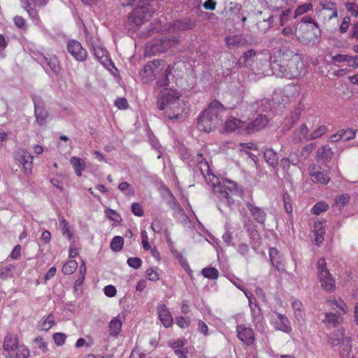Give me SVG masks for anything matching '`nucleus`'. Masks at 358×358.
Masks as SVG:
<instances>
[{"instance_id":"nucleus-39","label":"nucleus","mask_w":358,"mask_h":358,"mask_svg":"<svg viewBox=\"0 0 358 358\" xmlns=\"http://www.w3.org/2000/svg\"><path fill=\"white\" fill-rule=\"evenodd\" d=\"M77 262L76 260H69L64 264L62 271L64 275H71L77 269Z\"/></svg>"},{"instance_id":"nucleus-50","label":"nucleus","mask_w":358,"mask_h":358,"mask_svg":"<svg viewBox=\"0 0 358 358\" xmlns=\"http://www.w3.org/2000/svg\"><path fill=\"white\" fill-rule=\"evenodd\" d=\"M341 139L345 141H350V140L355 138V135H356V131L351 129H341Z\"/></svg>"},{"instance_id":"nucleus-18","label":"nucleus","mask_w":358,"mask_h":358,"mask_svg":"<svg viewBox=\"0 0 358 358\" xmlns=\"http://www.w3.org/2000/svg\"><path fill=\"white\" fill-rule=\"evenodd\" d=\"M173 67L169 64H165L155 80L157 85L159 87H166L170 83V76L172 75Z\"/></svg>"},{"instance_id":"nucleus-57","label":"nucleus","mask_w":358,"mask_h":358,"mask_svg":"<svg viewBox=\"0 0 358 358\" xmlns=\"http://www.w3.org/2000/svg\"><path fill=\"white\" fill-rule=\"evenodd\" d=\"M108 218L116 222H120L122 220L120 215L114 210L108 208L105 210Z\"/></svg>"},{"instance_id":"nucleus-11","label":"nucleus","mask_w":358,"mask_h":358,"mask_svg":"<svg viewBox=\"0 0 358 358\" xmlns=\"http://www.w3.org/2000/svg\"><path fill=\"white\" fill-rule=\"evenodd\" d=\"M14 159L22 165L24 175L29 176L31 173L33 169V157L24 149H18L14 152Z\"/></svg>"},{"instance_id":"nucleus-16","label":"nucleus","mask_w":358,"mask_h":358,"mask_svg":"<svg viewBox=\"0 0 358 358\" xmlns=\"http://www.w3.org/2000/svg\"><path fill=\"white\" fill-rule=\"evenodd\" d=\"M268 123V119L265 115H259L255 120L249 124H246L245 132L252 134L264 129Z\"/></svg>"},{"instance_id":"nucleus-15","label":"nucleus","mask_w":358,"mask_h":358,"mask_svg":"<svg viewBox=\"0 0 358 358\" xmlns=\"http://www.w3.org/2000/svg\"><path fill=\"white\" fill-rule=\"evenodd\" d=\"M238 338L247 345H252L255 342V334L251 328L244 324H239L236 327Z\"/></svg>"},{"instance_id":"nucleus-51","label":"nucleus","mask_w":358,"mask_h":358,"mask_svg":"<svg viewBox=\"0 0 358 358\" xmlns=\"http://www.w3.org/2000/svg\"><path fill=\"white\" fill-rule=\"evenodd\" d=\"M325 234V229L322 227H320L315 231V243L316 245H320L324 241V235Z\"/></svg>"},{"instance_id":"nucleus-32","label":"nucleus","mask_w":358,"mask_h":358,"mask_svg":"<svg viewBox=\"0 0 358 358\" xmlns=\"http://www.w3.org/2000/svg\"><path fill=\"white\" fill-rule=\"evenodd\" d=\"M203 178H205L207 184L212 187L214 193L215 194L217 189H218V187L221 185L222 181H220V178L213 174L212 171L205 175Z\"/></svg>"},{"instance_id":"nucleus-30","label":"nucleus","mask_w":358,"mask_h":358,"mask_svg":"<svg viewBox=\"0 0 358 358\" xmlns=\"http://www.w3.org/2000/svg\"><path fill=\"white\" fill-rule=\"evenodd\" d=\"M70 163L73 166L74 171L77 176H82V171L85 169V163L81 158L72 157L70 159Z\"/></svg>"},{"instance_id":"nucleus-64","label":"nucleus","mask_w":358,"mask_h":358,"mask_svg":"<svg viewBox=\"0 0 358 358\" xmlns=\"http://www.w3.org/2000/svg\"><path fill=\"white\" fill-rule=\"evenodd\" d=\"M131 212L138 217H142L144 215L143 207L138 203H134L131 205Z\"/></svg>"},{"instance_id":"nucleus-2","label":"nucleus","mask_w":358,"mask_h":358,"mask_svg":"<svg viewBox=\"0 0 358 358\" xmlns=\"http://www.w3.org/2000/svg\"><path fill=\"white\" fill-rule=\"evenodd\" d=\"M226 108L217 100L212 101L197 119V128L204 132L215 130L223 122Z\"/></svg>"},{"instance_id":"nucleus-41","label":"nucleus","mask_w":358,"mask_h":358,"mask_svg":"<svg viewBox=\"0 0 358 358\" xmlns=\"http://www.w3.org/2000/svg\"><path fill=\"white\" fill-rule=\"evenodd\" d=\"M25 10L33 20L41 22L38 11L31 7V3L29 0H27L25 2Z\"/></svg>"},{"instance_id":"nucleus-22","label":"nucleus","mask_w":358,"mask_h":358,"mask_svg":"<svg viewBox=\"0 0 358 358\" xmlns=\"http://www.w3.org/2000/svg\"><path fill=\"white\" fill-rule=\"evenodd\" d=\"M269 257L272 265L275 268V269L280 272L285 271L282 256L276 248H271L269 250Z\"/></svg>"},{"instance_id":"nucleus-7","label":"nucleus","mask_w":358,"mask_h":358,"mask_svg":"<svg viewBox=\"0 0 358 358\" xmlns=\"http://www.w3.org/2000/svg\"><path fill=\"white\" fill-rule=\"evenodd\" d=\"M166 63L163 60L155 59L148 62L140 72L143 83H148L155 80Z\"/></svg>"},{"instance_id":"nucleus-34","label":"nucleus","mask_w":358,"mask_h":358,"mask_svg":"<svg viewBox=\"0 0 358 358\" xmlns=\"http://www.w3.org/2000/svg\"><path fill=\"white\" fill-rule=\"evenodd\" d=\"M15 269L16 268L13 264L4 266L3 264H0V278L5 280L8 278H12Z\"/></svg>"},{"instance_id":"nucleus-46","label":"nucleus","mask_w":358,"mask_h":358,"mask_svg":"<svg viewBox=\"0 0 358 358\" xmlns=\"http://www.w3.org/2000/svg\"><path fill=\"white\" fill-rule=\"evenodd\" d=\"M329 209V205L325 201H320L313 206L311 213L314 215H319L323 212H326Z\"/></svg>"},{"instance_id":"nucleus-60","label":"nucleus","mask_w":358,"mask_h":358,"mask_svg":"<svg viewBox=\"0 0 358 358\" xmlns=\"http://www.w3.org/2000/svg\"><path fill=\"white\" fill-rule=\"evenodd\" d=\"M176 324L181 329H186L190 325V320L182 316H178L176 318Z\"/></svg>"},{"instance_id":"nucleus-62","label":"nucleus","mask_w":358,"mask_h":358,"mask_svg":"<svg viewBox=\"0 0 358 358\" xmlns=\"http://www.w3.org/2000/svg\"><path fill=\"white\" fill-rule=\"evenodd\" d=\"M13 22L15 25L20 29H24L26 27V20L21 15L15 16L13 17Z\"/></svg>"},{"instance_id":"nucleus-31","label":"nucleus","mask_w":358,"mask_h":358,"mask_svg":"<svg viewBox=\"0 0 358 358\" xmlns=\"http://www.w3.org/2000/svg\"><path fill=\"white\" fill-rule=\"evenodd\" d=\"M264 157L267 164L275 167L278 164V157L277 153L273 149H266L264 153Z\"/></svg>"},{"instance_id":"nucleus-42","label":"nucleus","mask_w":358,"mask_h":358,"mask_svg":"<svg viewBox=\"0 0 358 358\" xmlns=\"http://www.w3.org/2000/svg\"><path fill=\"white\" fill-rule=\"evenodd\" d=\"M328 131L326 125H320L310 132V141L319 138L324 136Z\"/></svg>"},{"instance_id":"nucleus-21","label":"nucleus","mask_w":358,"mask_h":358,"mask_svg":"<svg viewBox=\"0 0 358 358\" xmlns=\"http://www.w3.org/2000/svg\"><path fill=\"white\" fill-rule=\"evenodd\" d=\"M293 141L301 142L302 141H310V132L306 124H301L293 133Z\"/></svg>"},{"instance_id":"nucleus-14","label":"nucleus","mask_w":358,"mask_h":358,"mask_svg":"<svg viewBox=\"0 0 358 358\" xmlns=\"http://www.w3.org/2000/svg\"><path fill=\"white\" fill-rule=\"evenodd\" d=\"M68 52L78 62L87 59V52L84 49L80 42L76 40H70L67 43Z\"/></svg>"},{"instance_id":"nucleus-56","label":"nucleus","mask_w":358,"mask_h":358,"mask_svg":"<svg viewBox=\"0 0 358 358\" xmlns=\"http://www.w3.org/2000/svg\"><path fill=\"white\" fill-rule=\"evenodd\" d=\"M292 15V10L290 8L285 9L282 11L280 15V24L284 26L290 19Z\"/></svg>"},{"instance_id":"nucleus-52","label":"nucleus","mask_w":358,"mask_h":358,"mask_svg":"<svg viewBox=\"0 0 358 358\" xmlns=\"http://www.w3.org/2000/svg\"><path fill=\"white\" fill-rule=\"evenodd\" d=\"M351 56L349 55L338 54L332 57V62L334 63L347 62L350 65Z\"/></svg>"},{"instance_id":"nucleus-53","label":"nucleus","mask_w":358,"mask_h":358,"mask_svg":"<svg viewBox=\"0 0 358 358\" xmlns=\"http://www.w3.org/2000/svg\"><path fill=\"white\" fill-rule=\"evenodd\" d=\"M284 207L286 213H291L292 212V201L288 193L283 194Z\"/></svg>"},{"instance_id":"nucleus-8","label":"nucleus","mask_w":358,"mask_h":358,"mask_svg":"<svg viewBox=\"0 0 358 358\" xmlns=\"http://www.w3.org/2000/svg\"><path fill=\"white\" fill-rule=\"evenodd\" d=\"M326 260L320 258L317 262V271L321 286L327 291H333L335 289V280L327 268Z\"/></svg>"},{"instance_id":"nucleus-54","label":"nucleus","mask_w":358,"mask_h":358,"mask_svg":"<svg viewBox=\"0 0 358 358\" xmlns=\"http://www.w3.org/2000/svg\"><path fill=\"white\" fill-rule=\"evenodd\" d=\"M86 272H87L86 264H85V262L83 260L81 262V264L80 266V268H79L80 276L76 280V284L78 285H81L82 283L83 282Z\"/></svg>"},{"instance_id":"nucleus-13","label":"nucleus","mask_w":358,"mask_h":358,"mask_svg":"<svg viewBox=\"0 0 358 358\" xmlns=\"http://www.w3.org/2000/svg\"><path fill=\"white\" fill-rule=\"evenodd\" d=\"M321 8L317 12L318 16H322L324 21H330L338 17L337 5L335 2L329 1H321L320 2Z\"/></svg>"},{"instance_id":"nucleus-20","label":"nucleus","mask_w":358,"mask_h":358,"mask_svg":"<svg viewBox=\"0 0 358 358\" xmlns=\"http://www.w3.org/2000/svg\"><path fill=\"white\" fill-rule=\"evenodd\" d=\"M246 206L254 220L257 222L259 224H264L265 222L266 213L262 208L251 203L250 202H248Z\"/></svg>"},{"instance_id":"nucleus-48","label":"nucleus","mask_w":358,"mask_h":358,"mask_svg":"<svg viewBox=\"0 0 358 358\" xmlns=\"http://www.w3.org/2000/svg\"><path fill=\"white\" fill-rule=\"evenodd\" d=\"M55 324V317L52 314H49L48 317L41 323V330L48 331Z\"/></svg>"},{"instance_id":"nucleus-4","label":"nucleus","mask_w":358,"mask_h":358,"mask_svg":"<svg viewBox=\"0 0 358 358\" xmlns=\"http://www.w3.org/2000/svg\"><path fill=\"white\" fill-rule=\"evenodd\" d=\"M295 36L303 44L315 43L320 36L318 23L309 15L303 17L295 28Z\"/></svg>"},{"instance_id":"nucleus-10","label":"nucleus","mask_w":358,"mask_h":358,"mask_svg":"<svg viewBox=\"0 0 358 358\" xmlns=\"http://www.w3.org/2000/svg\"><path fill=\"white\" fill-rule=\"evenodd\" d=\"M330 342L332 345H341L343 346V350H341L342 356H348L351 345H350V340L348 338L344 337V331L342 329H337L332 332L329 337Z\"/></svg>"},{"instance_id":"nucleus-28","label":"nucleus","mask_w":358,"mask_h":358,"mask_svg":"<svg viewBox=\"0 0 358 358\" xmlns=\"http://www.w3.org/2000/svg\"><path fill=\"white\" fill-rule=\"evenodd\" d=\"M327 304L332 309L335 310L338 314H345L346 313L347 306L345 303L340 298L338 299H328Z\"/></svg>"},{"instance_id":"nucleus-43","label":"nucleus","mask_w":358,"mask_h":358,"mask_svg":"<svg viewBox=\"0 0 358 358\" xmlns=\"http://www.w3.org/2000/svg\"><path fill=\"white\" fill-rule=\"evenodd\" d=\"M124 245V238L122 236H115L110 242V248L113 251L120 252Z\"/></svg>"},{"instance_id":"nucleus-27","label":"nucleus","mask_w":358,"mask_h":358,"mask_svg":"<svg viewBox=\"0 0 358 358\" xmlns=\"http://www.w3.org/2000/svg\"><path fill=\"white\" fill-rule=\"evenodd\" d=\"M308 171L311 176V180L314 182H319L322 185L329 183L330 178L326 173L320 171H313L310 167L308 169Z\"/></svg>"},{"instance_id":"nucleus-9","label":"nucleus","mask_w":358,"mask_h":358,"mask_svg":"<svg viewBox=\"0 0 358 358\" xmlns=\"http://www.w3.org/2000/svg\"><path fill=\"white\" fill-rule=\"evenodd\" d=\"M238 192L237 184L229 180L222 181L221 185L217 189L216 194L221 200H226L228 203L233 202V196Z\"/></svg>"},{"instance_id":"nucleus-44","label":"nucleus","mask_w":358,"mask_h":358,"mask_svg":"<svg viewBox=\"0 0 358 358\" xmlns=\"http://www.w3.org/2000/svg\"><path fill=\"white\" fill-rule=\"evenodd\" d=\"M59 221L62 235L66 236L69 240H71L73 234L70 231L69 222L63 217L59 219Z\"/></svg>"},{"instance_id":"nucleus-47","label":"nucleus","mask_w":358,"mask_h":358,"mask_svg":"<svg viewBox=\"0 0 358 358\" xmlns=\"http://www.w3.org/2000/svg\"><path fill=\"white\" fill-rule=\"evenodd\" d=\"M201 273L205 278L211 280L217 279L219 276L218 271L213 267L204 268Z\"/></svg>"},{"instance_id":"nucleus-29","label":"nucleus","mask_w":358,"mask_h":358,"mask_svg":"<svg viewBox=\"0 0 358 358\" xmlns=\"http://www.w3.org/2000/svg\"><path fill=\"white\" fill-rule=\"evenodd\" d=\"M323 322L327 327H335L342 322V317L336 313H326Z\"/></svg>"},{"instance_id":"nucleus-61","label":"nucleus","mask_w":358,"mask_h":358,"mask_svg":"<svg viewBox=\"0 0 358 358\" xmlns=\"http://www.w3.org/2000/svg\"><path fill=\"white\" fill-rule=\"evenodd\" d=\"M127 264L130 267L137 269L141 266L142 260L139 257H129Z\"/></svg>"},{"instance_id":"nucleus-17","label":"nucleus","mask_w":358,"mask_h":358,"mask_svg":"<svg viewBox=\"0 0 358 358\" xmlns=\"http://www.w3.org/2000/svg\"><path fill=\"white\" fill-rule=\"evenodd\" d=\"M157 313L159 319L164 327L169 328L173 325V319L166 304H159L157 307Z\"/></svg>"},{"instance_id":"nucleus-36","label":"nucleus","mask_w":358,"mask_h":358,"mask_svg":"<svg viewBox=\"0 0 358 358\" xmlns=\"http://www.w3.org/2000/svg\"><path fill=\"white\" fill-rule=\"evenodd\" d=\"M273 17L269 14L266 17L263 18L262 21H259L257 23L258 29L262 31H266L273 27Z\"/></svg>"},{"instance_id":"nucleus-12","label":"nucleus","mask_w":358,"mask_h":358,"mask_svg":"<svg viewBox=\"0 0 358 358\" xmlns=\"http://www.w3.org/2000/svg\"><path fill=\"white\" fill-rule=\"evenodd\" d=\"M270 321L271 325L278 331H281L286 334L292 331V327L289 319L285 315L273 312L271 314Z\"/></svg>"},{"instance_id":"nucleus-58","label":"nucleus","mask_w":358,"mask_h":358,"mask_svg":"<svg viewBox=\"0 0 358 358\" xmlns=\"http://www.w3.org/2000/svg\"><path fill=\"white\" fill-rule=\"evenodd\" d=\"M350 196L348 193L338 195L335 199V204L345 206L350 201Z\"/></svg>"},{"instance_id":"nucleus-40","label":"nucleus","mask_w":358,"mask_h":358,"mask_svg":"<svg viewBox=\"0 0 358 358\" xmlns=\"http://www.w3.org/2000/svg\"><path fill=\"white\" fill-rule=\"evenodd\" d=\"M317 155L322 159H331L334 155L331 148L329 145H324L317 150Z\"/></svg>"},{"instance_id":"nucleus-23","label":"nucleus","mask_w":358,"mask_h":358,"mask_svg":"<svg viewBox=\"0 0 358 358\" xmlns=\"http://www.w3.org/2000/svg\"><path fill=\"white\" fill-rule=\"evenodd\" d=\"M246 122L241 120L230 117L224 122V130L227 132H233L243 129L245 130Z\"/></svg>"},{"instance_id":"nucleus-19","label":"nucleus","mask_w":358,"mask_h":358,"mask_svg":"<svg viewBox=\"0 0 358 358\" xmlns=\"http://www.w3.org/2000/svg\"><path fill=\"white\" fill-rule=\"evenodd\" d=\"M20 345H19V338L16 334L12 333L6 334L3 343V348L4 351L8 352H14Z\"/></svg>"},{"instance_id":"nucleus-38","label":"nucleus","mask_w":358,"mask_h":358,"mask_svg":"<svg viewBox=\"0 0 358 358\" xmlns=\"http://www.w3.org/2000/svg\"><path fill=\"white\" fill-rule=\"evenodd\" d=\"M313 5L311 3H304L296 7L294 10V18L313 10Z\"/></svg>"},{"instance_id":"nucleus-1","label":"nucleus","mask_w":358,"mask_h":358,"mask_svg":"<svg viewBox=\"0 0 358 358\" xmlns=\"http://www.w3.org/2000/svg\"><path fill=\"white\" fill-rule=\"evenodd\" d=\"M273 73L278 77L293 79L299 77L304 69L301 55L291 50H280L271 63Z\"/></svg>"},{"instance_id":"nucleus-6","label":"nucleus","mask_w":358,"mask_h":358,"mask_svg":"<svg viewBox=\"0 0 358 358\" xmlns=\"http://www.w3.org/2000/svg\"><path fill=\"white\" fill-rule=\"evenodd\" d=\"M178 42L176 38L163 36L148 43L145 49L146 57L155 56L167 51L172 45Z\"/></svg>"},{"instance_id":"nucleus-49","label":"nucleus","mask_w":358,"mask_h":358,"mask_svg":"<svg viewBox=\"0 0 358 358\" xmlns=\"http://www.w3.org/2000/svg\"><path fill=\"white\" fill-rule=\"evenodd\" d=\"M94 56L99 59H106L108 57V52L106 48L101 46H93Z\"/></svg>"},{"instance_id":"nucleus-5","label":"nucleus","mask_w":358,"mask_h":358,"mask_svg":"<svg viewBox=\"0 0 358 358\" xmlns=\"http://www.w3.org/2000/svg\"><path fill=\"white\" fill-rule=\"evenodd\" d=\"M124 6H131L135 8L129 16V21L136 27L141 26L150 18L154 13L150 3L152 0H121Z\"/></svg>"},{"instance_id":"nucleus-45","label":"nucleus","mask_w":358,"mask_h":358,"mask_svg":"<svg viewBox=\"0 0 358 358\" xmlns=\"http://www.w3.org/2000/svg\"><path fill=\"white\" fill-rule=\"evenodd\" d=\"M15 358H28L30 354L29 350L24 345H21L15 350ZM6 358H14L12 355L6 356Z\"/></svg>"},{"instance_id":"nucleus-26","label":"nucleus","mask_w":358,"mask_h":358,"mask_svg":"<svg viewBox=\"0 0 358 358\" xmlns=\"http://www.w3.org/2000/svg\"><path fill=\"white\" fill-rule=\"evenodd\" d=\"M34 107V113L36 122L41 126L45 125L47 118L48 117L47 110L43 106H40L39 104L36 103L35 101Z\"/></svg>"},{"instance_id":"nucleus-35","label":"nucleus","mask_w":358,"mask_h":358,"mask_svg":"<svg viewBox=\"0 0 358 358\" xmlns=\"http://www.w3.org/2000/svg\"><path fill=\"white\" fill-rule=\"evenodd\" d=\"M122 321L118 317H114L109 323V332L112 336H117L122 329Z\"/></svg>"},{"instance_id":"nucleus-24","label":"nucleus","mask_w":358,"mask_h":358,"mask_svg":"<svg viewBox=\"0 0 358 358\" xmlns=\"http://www.w3.org/2000/svg\"><path fill=\"white\" fill-rule=\"evenodd\" d=\"M224 41L229 48L244 46L247 43V40L241 34L228 36L225 37Z\"/></svg>"},{"instance_id":"nucleus-33","label":"nucleus","mask_w":358,"mask_h":358,"mask_svg":"<svg viewBox=\"0 0 358 358\" xmlns=\"http://www.w3.org/2000/svg\"><path fill=\"white\" fill-rule=\"evenodd\" d=\"M196 161L203 176L212 171L208 162L203 157L201 154H197Z\"/></svg>"},{"instance_id":"nucleus-3","label":"nucleus","mask_w":358,"mask_h":358,"mask_svg":"<svg viewBox=\"0 0 358 358\" xmlns=\"http://www.w3.org/2000/svg\"><path fill=\"white\" fill-rule=\"evenodd\" d=\"M181 95L172 89H164L160 92L157 100L159 110H164L165 115L170 120L178 119L184 111L185 103L180 99Z\"/></svg>"},{"instance_id":"nucleus-55","label":"nucleus","mask_w":358,"mask_h":358,"mask_svg":"<svg viewBox=\"0 0 358 358\" xmlns=\"http://www.w3.org/2000/svg\"><path fill=\"white\" fill-rule=\"evenodd\" d=\"M66 335L64 333L57 332L54 334L53 340L57 346H62L65 343Z\"/></svg>"},{"instance_id":"nucleus-25","label":"nucleus","mask_w":358,"mask_h":358,"mask_svg":"<svg viewBox=\"0 0 358 358\" xmlns=\"http://www.w3.org/2000/svg\"><path fill=\"white\" fill-rule=\"evenodd\" d=\"M46 64L50 68L55 74H58L61 70V65L57 57L55 55H42Z\"/></svg>"},{"instance_id":"nucleus-37","label":"nucleus","mask_w":358,"mask_h":358,"mask_svg":"<svg viewBox=\"0 0 358 358\" xmlns=\"http://www.w3.org/2000/svg\"><path fill=\"white\" fill-rule=\"evenodd\" d=\"M293 310L294 311L295 317L298 321L303 320V306L301 301L294 300L292 303Z\"/></svg>"},{"instance_id":"nucleus-59","label":"nucleus","mask_w":358,"mask_h":358,"mask_svg":"<svg viewBox=\"0 0 358 358\" xmlns=\"http://www.w3.org/2000/svg\"><path fill=\"white\" fill-rule=\"evenodd\" d=\"M345 8L347 9L348 12L350 13V14L356 17H358V5L352 3V2H347L345 3Z\"/></svg>"},{"instance_id":"nucleus-63","label":"nucleus","mask_w":358,"mask_h":358,"mask_svg":"<svg viewBox=\"0 0 358 358\" xmlns=\"http://www.w3.org/2000/svg\"><path fill=\"white\" fill-rule=\"evenodd\" d=\"M115 105L120 110H125L129 107L127 100L124 97L117 98L115 101Z\"/></svg>"}]
</instances>
